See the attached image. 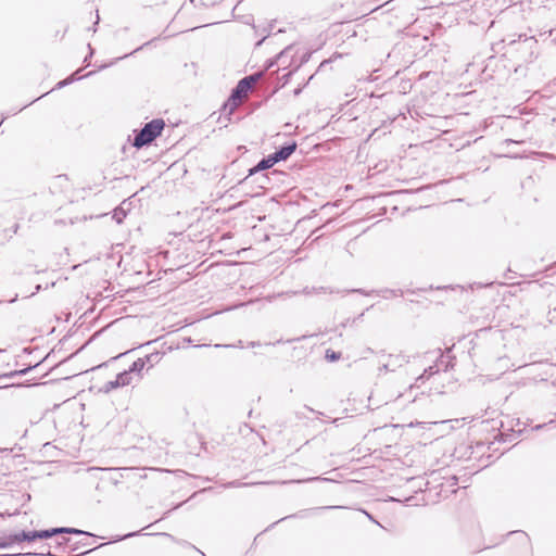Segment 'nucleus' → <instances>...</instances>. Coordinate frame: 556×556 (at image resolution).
Segmentation results:
<instances>
[{
	"label": "nucleus",
	"instance_id": "2",
	"mask_svg": "<svg viewBox=\"0 0 556 556\" xmlns=\"http://www.w3.org/2000/svg\"><path fill=\"white\" fill-rule=\"evenodd\" d=\"M165 122L163 118H153L146 123L139 130H134L132 147L141 149L152 143L157 137L162 135L164 130Z\"/></svg>",
	"mask_w": 556,
	"mask_h": 556
},
{
	"label": "nucleus",
	"instance_id": "20",
	"mask_svg": "<svg viewBox=\"0 0 556 556\" xmlns=\"http://www.w3.org/2000/svg\"><path fill=\"white\" fill-rule=\"evenodd\" d=\"M341 356H342L341 352H337L331 349H328L325 352V359L329 363L339 361L341 358Z\"/></svg>",
	"mask_w": 556,
	"mask_h": 556
},
{
	"label": "nucleus",
	"instance_id": "31",
	"mask_svg": "<svg viewBox=\"0 0 556 556\" xmlns=\"http://www.w3.org/2000/svg\"><path fill=\"white\" fill-rule=\"evenodd\" d=\"M68 542H70L68 538H62L61 541L56 542V547L64 549L65 545H67Z\"/></svg>",
	"mask_w": 556,
	"mask_h": 556
},
{
	"label": "nucleus",
	"instance_id": "38",
	"mask_svg": "<svg viewBox=\"0 0 556 556\" xmlns=\"http://www.w3.org/2000/svg\"><path fill=\"white\" fill-rule=\"evenodd\" d=\"M391 368H392V366L389 365V361H388L386 364H383L381 367H379V371H382V370H386V371L390 370L391 371Z\"/></svg>",
	"mask_w": 556,
	"mask_h": 556
},
{
	"label": "nucleus",
	"instance_id": "8",
	"mask_svg": "<svg viewBox=\"0 0 556 556\" xmlns=\"http://www.w3.org/2000/svg\"><path fill=\"white\" fill-rule=\"evenodd\" d=\"M33 530H18L10 532V539L12 540V544L21 545L23 543H33L34 540Z\"/></svg>",
	"mask_w": 556,
	"mask_h": 556
},
{
	"label": "nucleus",
	"instance_id": "48",
	"mask_svg": "<svg viewBox=\"0 0 556 556\" xmlns=\"http://www.w3.org/2000/svg\"><path fill=\"white\" fill-rule=\"evenodd\" d=\"M106 67H108V65H106V64H103V65H101V66L99 67V70H104V68H106Z\"/></svg>",
	"mask_w": 556,
	"mask_h": 556
},
{
	"label": "nucleus",
	"instance_id": "13",
	"mask_svg": "<svg viewBox=\"0 0 556 556\" xmlns=\"http://www.w3.org/2000/svg\"><path fill=\"white\" fill-rule=\"evenodd\" d=\"M34 540H48L55 535H60L59 527L50 528V529H41V530H33Z\"/></svg>",
	"mask_w": 556,
	"mask_h": 556
},
{
	"label": "nucleus",
	"instance_id": "50",
	"mask_svg": "<svg viewBox=\"0 0 556 556\" xmlns=\"http://www.w3.org/2000/svg\"><path fill=\"white\" fill-rule=\"evenodd\" d=\"M410 501H412V497H406V498H405V502H406V503H409Z\"/></svg>",
	"mask_w": 556,
	"mask_h": 556
},
{
	"label": "nucleus",
	"instance_id": "19",
	"mask_svg": "<svg viewBox=\"0 0 556 556\" xmlns=\"http://www.w3.org/2000/svg\"><path fill=\"white\" fill-rule=\"evenodd\" d=\"M78 79H80V77L78 76V71H77V72L73 73L72 75H70L67 78L60 80L56 84V88L61 89Z\"/></svg>",
	"mask_w": 556,
	"mask_h": 556
},
{
	"label": "nucleus",
	"instance_id": "41",
	"mask_svg": "<svg viewBox=\"0 0 556 556\" xmlns=\"http://www.w3.org/2000/svg\"><path fill=\"white\" fill-rule=\"evenodd\" d=\"M186 544H187L188 546H190V547L194 548V549H195L197 552H199L202 556H206L202 551H200L199 548H197L194 545H192V544H190V543H188V542H186Z\"/></svg>",
	"mask_w": 556,
	"mask_h": 556
},
{
	"label": "nucleus",
	"instance_id": "23",
	"mask_svg": "<svg viewBox=\"0 0 556 556\" xmlns=\"http://www.w3.org/2000/svg\"><path fill=\"white\" fill-rule=\"evenodd\" d=\"M298 71V67H294L293 70L288 71L285 73L279 79L281 80V87H285L291 79L292 75Z\"/></svg>",
	"mask_w": 556,
	"mask_h": 556
},
{
	"label": "nucleus",
	"instance_id": "35",
	"mask_svg": "<svg viewBox=\"0 0 556 556\" xmlns=\"http://www.w3.org/2000/svg\"><path fill=\"white\" fill-rule=\"evenodd\" d=\"M267 38H268V35H263L261 37V39L255 42V48H260Z\"/></svg>",
	"mask_w": 556,
	"mask_h": 556
},
{
	"label": "nucleus",
	"instance_id": "12",
	"mask_svg": "<svg viewBox=\"0 0 556 556\" xmlns=\"http://www.w3.org/2000/svg\"><path fill=\"white\" fill-rule=\"evenodd\" d=\"M438 372L439 368L437 365H431L425 368L424 372L416 378L415 383L410 386V389L419 388L420 383H424L427 379H429L430 377Z\"/></svg>",
	"mask_w": 556,
	"mask_h": 556
},
{
	"label": "nucleus",
	"instance_id": "34",
	"mask_svg": "<svg viewBox=\"0 0 556 556\" xmlns=\"http://www.w3.org/2000/svg\"><path fill=\"white\" fill-rule=\"evenodd\" d=\"M137 534H138V532H130V533H127V534H125L123 536H118L116 540H114V542L122 541L124 539L131 538V536H135Z\"/></svg>",
	"mask_w": 556,
	"mask_h": 556
},
{
	"label": "nucleus",
	"instance_id": "33",
	"mask_svg": "<svg viewBox=\"0 0 556 556\" xmlns=\"http://www.w3.org/2000/svg\"><path fill=\"white\" fill-rule=\"evenodd\" d=\"M87 545H88V543H87V542L79 541V542L75 543V544L72 546V551H76V549H78L79 547L87 546Z\"/></svg>",
	"mask_w": 556,
	"mask_h": 556
},
{
	"label": "nucleus",
	"instance_id": "4",
	"mask_svg": "<svg viewBox=\"0 0 556 556\" xmlns=\"http://www.w3.org/2000/svg\"><path fill=\"white\" fill-rule=\"evenodd\" d=\"M278 161L276 160L273 153L262 157L254 166L249 168L248 175L240 181L241 184L245 182L249 177H252L261 172L271 168Z\"/></svg>",
	"mask_w": 556,
	"mask_h": 556
},
{
	"label": "nucleus",
	"instance_id": "7",
	"mask_svg": "<svg viewBox=\"0 0 556 556\" xmlns=\"http://www.w3.org/2000/svg\"><path fill=\"white\" fill-rule=\"evenodd\" d=\"M298 143L294 140L286 141L285 143L280 144L276 148V150L273 152L276 160L279 162L288 160L292 153L296 150Z\"/></svg>",
	"mask_w": 556,
	"mask_h": 556
},
{
	"label": "nucleus",
	"instance_id": "14",
	"mask_svg": "<svg viewBox=\"0 0 556 556\" xmlns=\"http://www.w3.org/2000/svg\"><path fill=\"white\" fill-rule=\"evenodd\" d=\"M389 365L392 366L391 371H394L396 367H402L404 364L409 362V357L404 354L389 355Z\"/></svg>",
	"mask_w": 556,
	"mask_h": 556
},
{
	"label": "nucleus",
	"instance_id": "26",
	"mask_svg": "<svg viewBox=\"0 0 556 556\" xmlns=\"http://www.w3.org/2000/svg\"><path fill=\"white\" fill-rule=\"evenodd\" d=\"M155 39H156V38H154V39H152V40H150V41L144 42L143 45H141L140 47H138L137 49H135L132 52H130V53H128V54H125L124 56L117 58L115 61H118V60H122V59L127 58V56H129V55H132L134 53H136V52H138V51L142 50L144 47L149 46V45H150L152 41H154Z\"/></svg>",
	"mask_w": 556,
	"mask_h": 556
},
{
	"label": "nucleus",
	"instance_id": "21",
	"mask_svg": "<svg viewBox=\"0 0 556 556\" xmlns=\"http://www.w3.org/2000/svg\"><path fill=\"white\" fill-rule=\"evenodd\" d=\"M12 540L10 539V533H2L0 535V549L12 547Z\"/></svg>",
	"mask_w": 556,
	"mask_h": 556
},
{
	"label": "nucleus",
	"instance_id": "49",
	"mask_svg": "<svg viewBox=\"0 0 556 556\" xmlns=\"http://www.w3.org/2000/svg\"><path fill=\"white\" fill-rule=\"evenodd\" d=\"M93 73H94L93 71L89 72V73L86 75V77L91 76Z\"/></svg>",
	"mask_w": 556,
	"mask_h": 556
},
{
	"label": "nucleus",
	"instance_id": "10",
	"mask_svg": "<svg viewBox=\"0 0 556 556\" xmlns=\"http://www.w3.org/2000/svg\"><path fill=\"white\" fill-rule=\"evenodd\" d=\"M295 48L293 43L287 46L283 50H281L276 56L268 59L265 62V70L269 71L275 65H279V61H281L283 58L288 56L289 53Z\"/></svg>",
	"mask_w": 556,
	"mask_h": 556
},
{
	"label": "nucleus",
	"instance_id": "46",
	"mask_svg": "<svg viewBox=\"0 0 556 556\" xmlns=\"http://www.w3.org/2000/svg\"><path fill=\"white\" fill-rule=\"evenodd\" d=\"M23 352L29 354L30 353L29 348H24Z\"/></svg>",
	"mask_w": 556,
	"mask_h": 556
},
{
	"label": "nucleus",
	"instance_id": "30",
	"mask_svg": "<svg viewBox=\"0 0 556 556\" xmlns=\"http://www.w3.org/2000/svg\"><path fill=\"white\" fill-rule=\"evenodd\" d=\"M554 422H555L554 420H551V421H548V422H544V424L536 425V426H534V427L531 429V431H538V430H541V429H543V428H545V427H549V426H551V425H553Z\"/></svg>",
	"mask_w": 556,
	"mask_h": 556
},
{
	"label": "nucleus",
	"instance_id": "9",
	"mask_svg": "<svg viewBox=\"0 0 556 556\" xmlns=\"http://www.w3.org/2000/svg\"><path fill=\"white\" fill-rule=\"evenodd\" d=\"M131 201L129 199L124 200L113 211V219L117 224H122L126 218L128 212L130 211Z\"/></svg>",
	"mask_w": 556,
	"mask_h": 556
},
{
	"label": "nucleus",
	"instance_id": "42",
	"mask_svg": "<svg viewBox=\"0 0 556 556\" xmlns=\"http://www.w3.org/2000/svg\"><path fill=\"white\" fill-rule=\"evenodd\" d=\"M353 292H357V293H361V294H364V295H368L369 292H366L364 289H355L353 290Z\"/></svg>",
	"mask_w": 556,
	"mask_h": 556
},
{
	"label": "nucleus",
	"instance_id": "32",
	"mask_svg": "<svg viewBox=\"0 0 556 556\" xmlns=\"http://www.w3.org/2000/svg\"><path fill=\"white\" fill-rule=\"evenodd\" d=\"M362 511L367 516V518H368L370 521L375 522V523H376V525H378L379 527H382V526H381V525H380V523L375 519V517H374L370 513H368V511H366V510H364V509H362Z\"/></svg>",
	"mask_w": 556,
	"mask_h": 556
},
{
	"label": "nucleus",
	"instance_id": "39",
	"mask_svg": "<svg viewBox=\"0 0 556 556\" xmlns=\"http://www.w3.org/2000/svg\"><path fill=\"white\" fill-rule=\"evenodd\" d=\"M330 62H331V59L324 60V61L319 64V66H318L317 71H316V73H317V72H319V71H320L325 65L329 64Z\"/></svg>",
	"mask_w": 556,
	"mask_h": 556
},
{
	"label": "nucleus",
	"instance_id": "3",
	"mask_svg": "<svg viewBox=\"0 0 556 556\" xmlns=\"http://www.w3.org/2000/svg\"><path fill=\"white\" fill-rule=\"evenodd\" d=\"M520 425L521 422L519 419L516 420V425H510L507 428H505L504 424L502 422V429L498 431L495 440L500 443H508L518 439L526 431V426L520 428Z\"/></svg>",
	"mask_w": 556,
	"mask_h": 556
},
{
	"label": "nucleus",
	"instance_id": "37",
	"mask_svg": "<svg viewBox=\"0 0 556 556\" xmlns=\"http://www.w3.org/2000/svg\"><path fill=\"white\" fill-rule=\"evenodd\" d=\"M262 343L260 341H250L248 342L247 344V348H256V346H261Z\"/></svg>",
	"mask_w": 556,
	"mask_h": 556
},
{
	"label": "nucleus",
	"instance_id": "29",
	"mask_svg": "<svg viewBox=\"0 0 556 556\" xmlns=\"http://www.w3.org/2000/svg\"><path fill=\"white\" fill-rule=\"evenodd\" d=\"M88 49H89V53L88 55H86V58L84 59V63L89 66L90 65V62L89 60L92 58L93 53H94V49L91 47L90 43H88Z\"/></svg>",
	"mask_w": 556,
	"mask_h": 556
},
{
	"label": "nucleus",
	"instance_id": "44",
	"mask_svg": "<svg viewBox=\"0 0 556 556\" xmlns=\"http://www.w3.org/2000/svg\"><path fill=\"white\" fill-rule=\"evenodd\" d=\"M281 342H282V340L280 339V340H278V341H276L275 343H270V342L265 343V345H275V344H279V343H281Z\"/></svg>",
	"mask_w": 556,
	"mask_h": 556
},
{
	"label": "nucleus",
	"instance_id": "51",
	"mask_svg": "<svg viewBox=\"0 0 556 556\" xmlns=\"http://www.w3.org/2000/svg\"><path fill=\"white\" fill-rule=\"evenodd\" d=\"M100 21V17H99V14H97V21H96V24H98Z\"/></svg>",
	"mask_w": 556,
	"mask_h": 556
},
{
	"label": "nucleus",
	"instance_id": "43",
	"mask_svg": "<svg viewBox=\"0 0 556 556\" xmlns=\"http://www.w3.org/2000/svg\"><path fill=\"white\" fill-rule=\"evenodd\" d=\"M525 42H529L530 45H536V40H534L533 38H526Z\"/></svg>",
	"mask_w": 556,
	"mask_h": 556
},
{
	"label": "nucleus",
	"instance_id": "25",
	"mask_svg": "<svg viewBox=\"0 0 556 556\" xmlns=\"http://www.w3.org/2000/svg\"><path fill=\"white\" fill-rule=\"evenodd\" d=\"M311 56H312V52L311 51L304 52L301 55L300 63L295 67H298V70H299L303 64H305V63H307L309 61Z\"/></svg>",
	"mask_w": 556,
	"mask_h": 556
},
{
	"label": "nucleus",
	"instance_id": "22",
	"mask_svg": "<svg viewBox=\"0 0 556 556\" xmlns=\"http://www.w3.org/2000/svg\"><path fill=\"white\" fill-rule=\"evenodd\" d=\"M294 54H295V51L294 49L289 53L288 56L283 58L281 61H279V68H282V70H287L291 63H292V59L294 58Z\"/></svg>",
	"mask_w": 556,
	"mask_h": 556
},
{
	"label": "nucleus",
	"instance_id": "52",
	"mask_svg": "<svg viewBox=\"0 0 556 556\" xmlns=\"http://www.w3.org/2000/svg\"><path fill=\"white\" fill-rule=\"evenodd\" d=\"M198 348H203V346H206V344H200V345H197Z\"/></svg>",
	"mask_w": 556,
	"mask_h": 556
},
{
	"label": "nucleus",
	"instance_id": "40",
	"mask_svg": "<svg viewBox=\"0 0 556 556\" xmlns=\"http://www.w3.org/2000/svg\"><path fill=\"white\" fill-rule=\"evenodd\" d=\"M258 179H262V180H263V181L260 184V187H261V188H265V186H264V181H265V180H268L267 175H262Z\"/></svg>",
	"mask_w": 556,
	"mask_h": 556
},
{
	"label": "nucleus",
	"instance_id": "18",
	"mask_svg": "<svg viewBox=\"0 0 556 556\" xmlns=\"http://www.w3.org/2000/svg\"><path fill=\"white\" fill-rule=\"evenodd\" d=\"M379 293H381L383 298L389 299L391 296H402L404 294V291L402 289L386 288L380 290Z\"/></svg>",
	"mask_w": 556,
	"mask_h": 556
},
{
	"label": "nucleus",
	"instance_id": "27",
	"mask_svg": "<svg viewBox=\"0 0 556 556\" xmlns=\"http://www.w3.org/2000/svg\"><path fill=\"white\" fill-rule=\"evenodd\" d=\"M509 535H517L519 539H521L523 542H529V535L523 531H511L508 533Z\"/></svg>",
	"mask_w": 556,
	"mask_h": 556
},
{
	"label": "nucleus",
	"instance_id": "47",
	"mask_svg": "<svg viewBox=\"0 0 556 556\" xmlns=\"http://www.w3.org/2000/svg\"><path fill=\"white\" fill-rule=\"evenodd\" d=\"M172 510H166V513L164 514L163 518H166L169 514H170Z\"/></svg>",
	"mask_w": 556,
	"mask_h": 556
},
{
	"label": "nucleus",
	"instance_id": "36",
	"mask_svg": "<svg viewBox=\"0 0 556 556\" xmlns=\"http://www.w3.org/2000/svg\"><path fill=\"white\" fill-rule=\"evenodd\" d=\"M18 229H20V224L15 223L10 229L9 231H11V233L13 235H16L18 232Z\"/></svg>",
	"mask_w": 556,
	"mask_h": 556
},
{
	"label": "nucleus",
	"instance_id": "11",
	"mask_svg": "<svg viewBox=\"0 0 556 556\" xmlns=\"http://www.w3.org/2000/svg\"><path fill=\"white\" fill-rule=\"evenodd\" d=\"M152 355H147L143 358L136 359L127 370H124L125 372H128V375L131 377L132 374H137L138 376L141 375V371L143 370L147 362H150Z\"/></svg>",
	"mask_w": 556,
	"mask_h": 556
},
{
	"label": "nucleus",
	"instance_id": "17",
	"mask_svg": "<svg viewBox=\"0 0 556 556\" xmlns=\"http://www.w3.org/2000/svg\"><path fill=\"white\" fill-rule=\"evenodd\" d=\"M48 355L45 356L42 359H40L39 362L35 363V364H29L28 366L22 368V369H16L17 370V377H21V376H25L27 375L30 370L39 367L46 359H47Z\"/></svg>",
	"mask_w": 556,
	"mask_h": 556
},
{
	"label": "nucleus",
	"instance_id": "45",
	"mask_svg": "<svg viewBox=\"0 0 556 556\" xmlns=\"http://www.w3.org/2000/svg\"><path fill=\"white\" fill-rule=\"evenodd\" d=\"M300 92H301V88H296V89L294 90V94H295V96H298Z\"/></svg>",
	"mask_w": 556,
	"mask_h": 556
},
{
	"label": "nucleus",
	"instance_id": "6",
	"mask_svg": "<svg viewBox=\"0 0 556 556\" xmlns=\"http://www.w3.org/2000/svg\"><path fill=\"white\" fill-rule=\"evenodd\" d=\"M333 508H341L340 506H321V507H314V508H309V509H302L298 513H294V514H291V515H288L286 517H282L280 518L279 520L273 522L270 526H268L265 531H268L270 530L271 528H274L277 523L283 521V520H287V519H292V518H306L308 516H311L312 514L314 513H317L319 510H325V509H333Z\"/></svg>",
	"mask_w": 556,
	"mask_h": 556
},
{
	"label": "nucleus",
	"instance_id": "16",
	"mask_svg": "<svg viewBox=\"0 0 556 556\" xmlns=\"http://www.w3.org/2000/svg\"><path fill=\"white\" fill-rule=\"evenodd\" d=\"M59 533L60 534H75V535H87V536H94V534L80 530L78 528L73 527H59Z\"/></svg>",
	"mask_w": 556,
	"mask_h": 556
},
{
	"label": "nucleus",
	"instance_id": "5",
	"mask_svg": "<svg viewBox=\"0 0 556 556\" xmlns=\"http://www.w3.org/2000/svg\"><path fill=\"white\" fill-rule=\"evenodd\" d=\"M131 379H132V377H130L128 375V372H125V371L118 372L115 376V379L105 382L100 388V391L103 392V393H110L111 391H113L115 389H118V388L126 387V386L130 384Z\"/></svg>",
	"mask_w": 556,
	"mask_h": 556
},
{
	"label": "nucleus",
	"instance_id": "28",
	"mask_svg": "<svg viewBox=\"0 0 556 556\" xmlns=\"http://www.w3.org/2000/svg\"><path fill=\"white\" fill-rule=\"evenodd\" d=\"M15 377H17V370H12V371H9V372L1 374L0 375V380L13 379Z\"/></svg>",
	"mask_w": 556,
	"mask_h": 556
},
{
	"label": "nucleus",
	"instance_id": "15",
	"mask_svg": "<svg viewBox=\"0 0 556 556\" xmlns=\"http://www.w3.org/2000/svg\"><path fill=\"white\" fill-rule=\"evenodd\" d=\"M275 23H276V20H271L270 22H266V23H263V24H257V25H252L253 26V29L255 31L256 35H270L271 34V30L274 29V26H275Z\"/></svg>",
	"mask_w": 556,
	"mask_h": 556
},
{
	"label": "nucleus",
	"instance_id": "24",
	"mask_svg": "<svg viewBox=\"0 0 556 556\" xmlns=\"http://www.w3.org/2000/svg\"><path fill=\"white\" fill-rule=\"evenodd\" d=\"M214 348H216V349H220V348H224V349H236V348L243 349V348H247V345L243 344L242 340H238L237 343H232V344H215Z\"/></svg>",
	"mask_w": 556,
	"mask_h": 556
},
{
	"label": "nucleus",
	"instance_id": "1",
	"mask_svg": "<svg viewBox=\"0 0 556 556\" xmlns=\"http://www.w3.org/2000/svg\"><path fill=\"white\" fill-rule=\"evenodd\" d=\"M261 76L262 73H254L252 75L241 78L238 81L236 87L232 88L228 99L222 105L218 121H222V118H224V121L226 122H231V115L235 113L243 94L252 88V84L255 83Z\"/></svg>",
	"mask_w": 556,
	"mask_h": 556
}]
</instances>
